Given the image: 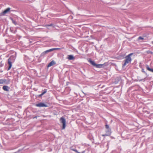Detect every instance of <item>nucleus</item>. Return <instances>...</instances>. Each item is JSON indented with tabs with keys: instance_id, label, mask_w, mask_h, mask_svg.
<instances>
[{
	"instance_id": "20e7f679",
	"label": "nucleus",
	"mask_w": 153,
	"mask_h": 153,
	"mask_svg": "<svg viewBox=\"0 0 153 153\" xmlns=\"http://www.w3.org/2000/svg\"><path fill=\"white\" fill-rule=\"evenodd\" d=\"M56 64V62L55 61L53 60L51 61L49 63L48 65L47 66L48 67H49Z\"/></svg>"
},
{
	"instance_id": "f03ea898",
	"label": "nucleus",
	"mask_w": 153,
	"mask_h": 153,
	"mask_svg": "<svg viewBox=\"0 0 153 153\" xmlns=\"http://www.w3.org/2000/svg\"><path fill=\"white\" fill-rule=\"evenodd\" d=\"M60 120L61 122V123L63 124L62 129H64L65 127V120L63 117H61L60 119Z\"/></svg>"
},
{
	"instance_id": "f257e3e1",
	"label": "nucleus",
	"mask_w": 153,
	"mask_h": 153,
	"mask_svg": "<svg viewBox=\"0 0 153 153\" xmlns=\"http://www.w3.org/2000/svg\"><path fill=\"white\" fill-rule=\"evenodd\" d=\"M133 54V53H131L126 56L125 57V59L124 61V63L123 64V67H124L127 64L131 62L132 59L131 56Z\"/></svg>"
},
{
	"instance_id": "9d476101",
	"label": "nucleus",
	"mask_w": 153,
	"mask_h": 153,
	"mask_svg": "<svg viewBox=\"0 0 153 153\" xmlns=\"http://www.w3.org/2000/svg\"><path fill=\"white\" fill-rule=\"evenodd\" d=\"M146 68L148 70L153 73V69L150 68L148 65H146Z\"/></svg>"
},
{
	"instance_id": "1a4fd4ad",
	"label": "nucleus",
	"mask_w": 153,
	"mask_h": 153,
	"mask_svg": "<svg viewBox=\"0 0 153 153\" xmlns=\"http://www.w3.org/2000/svg\"><path fill=\"white\" fill-rule=\"evenodd\" d=\"M9 88L7 86H4L3 87V89L5 91H9Z\"/></svg>"
},
{
	"instance_id": "aec40b11",
	"label": "nucleus",
	"mask_w": 153,
	"mask_h": 153,
	"mask_svg": "<svg viewBox=\"0 0 153 153\" xmlns=\"http://www.w3.org/2000/svg\"><path fill=\"white\" fill-rule=\"evenodd\" d=\"M143 39H144L141 36H139L138 38V39L139 40H143Z\"/></svg>"
},
{
	"instance_id": "6e6552de",
	"label": "nucleus",
	"mask_w": 153,
	"mask_h": 153,
	"mask_svg": "<svg viewBox=\"0 0 153 153\" xmlns=\"http://www.w3.org/2000/svg\"><path fill=\"white\" fill-rule=\"evenodd\" d=\"M10 8L9 7L5 10L3 12V15L5 14L10 11Z\"/></svg>"
},
{
	"instance_id": "f8f14e48",
	"label": "nucleus",
	"mask_w": 153,
	"mask_h": 153,
	"mask_svg": "<svg viewBox=\"0 0 153 153\" xmlns=\"http://www.w3.org/2000/svg\"><path fill=\"white\" fill-rule=\"evenodd\" d=\"M103 64H96L95 67L97 68H101L103 65Z\"/></svg>"
},
{
	"instance_id": "f3484780",
	"label": "nucleus",
	"mask_w": 153,
	"mask_h": 153,
	"mask_svg": "<svg viewBox=\"0 0 153 153\" xmlns=\"http://www.w3.org/2000/svg\"><path fill=\"white\" fill-rule=\"evenodd\" d=\"M12 22L13 23H14L15 25H16L17 24V23L14 20H13V19H12Z\"/></svg>"
},
{
	"instance_id": "c85d7f7f",
	"label": "nucleus",
	"mask_w": 153,
	"mask_h": 153,
	"mask_svg": "<svg viewBox=\"0 0 153 153\" xmlns=\"http://www.w3.org/2000/svg\"><path fill=\"white\" fill-rule=\"evenodd\" d=\"M77 153H80V152H78L77 151Z\"/></svg>"
},
{
	"instance_id": "a211bd4d",
	"label": "nucleus",
	"mask_w": 153,
	"mask_h": 153,
	"mask_svg": "<svg viewBox=\"0 0 153 153\" xmlns=\"http://www.w3.org/2000/svg\"><path fill=\"white\" fill-rule=\"evenodd\" d=\"M4 64L2 63V62L1 61L0 63V67H2L3 66Z\"/></svg>"
},
{
	"instance_id": "6ab92c4d",
	"label": "nucleus",
	"mask_w": 153,
	"mask_h": 153,
	"mask_svg": "<svg viewBox=\"0 0 153 153\" xmlns=\"http://www.w3.org/2000/svg\"><path fill=\"white\" fill-rule=\"evenodd\" d=\"M105 128L106 129H109L110 128H109V126L108 125L106 124V125H105Z\"/></svg>"
},
{
	"instance_id": "39448f33",
	"label": "nucleus",
	"mask_w": 153,
	"mask_h": 153,
	"mask_svg": "<svg viewBox=\"0 0 153 153\" xmlns=\"http://www.w3.org/2000/svg\"><path fill=\"white\" fill-rule=\"evenodd\" d=\"M8 64L9 65V67L8 69V70H10L12 67V62L11 61V60L10 58H9L8 59Z\"/></svg>"
},
{
	"instance_id": "9b49d317",
	"label": "nucleus",
	"mask_w": 153,
	"mask_h": 153,
	"mask_svg": "<svg viewBox=\"0 0 153 153\" xmlns=\"http://www.w3.org/2000/svg\"><path fill=\"white\" fill-rule=\"evenodd\" d=\"M53 50H54L53 48L51 49H49V50H47L45 51L44 52V53H48L49 52H51V51H53Z\"/></svg>"
},
{
	"instance_id": "bb28decb",
	"label": "nucleus",
	"mask_w": 153,
	"mask_h": 153,
	"mask_svg": "<svg viewBox=\"0 0 153 153\" xmlns=\"http://www.w3.org/2000/svg\"><path fill=\"white\" fill-rule=\"evenodd\" d=\"M37 118V116H35V117H33V118Z\"/></svg>"
},
{
	"instance_id": "cd10ccee",
	"label": "nucleus",
	"mask_w": 153,
	"mask_h": 153,
	"mask_svg": "<svg viewBox=\"0 0 153 153\" xmlns=\"http://www.w3.org/2000/svg\"><path fill=\"white\" fill-rule=\"evenodd\" d=\"M84 153V151H83L82 153Z\"/></svg>"
},
{
	"instance_id": "ddd939ff",
	"label": "nucleus",
	"mask_w": 153,
	"mask_h": 153,
	"mask_svg": "<svg viewBox=\"0 0 153 153\" xmlns=\"http://www.w3.org/2000/svg\"><path fill=\"white\" fill-rule=\"evenodd\" d=\"M111 130L110 128L107 129V130L106 131V133L108 134H110L111 133Z\"/></svg>"
},
{
	"instance_id": "b1692460",
	"label": "nucleus",
	"mask_w": 153,
	"mask_h": 153,
	"mask_svg": "<svg viewBox=\"0 0 153 153\" xmlns=\"http://www.w3.org/2000/svg\"><path fill=\"white\" fill-rule=\"evenodd\" d=\"M71 149L75 151V152H76V149H73L71 148Z\"/></svg>"
},
{
	"instance_id": "393cba45",
	"label": "nucleus",
	"mask_w": 153,
	"mask_h": 153,
	"mask_svg": "<svg viewBox=\"0 0 153 153\" xmlns=\"http://www.w3.org/2000/svg\"><path fill=\"white\" fill-rule=\"evenodd\" d=\"M48 26H52L53 25L52 24H51L49 25H47Z\"/></svg>"
},
{
	"instance_id": "c756f323",
	"label": "nucleus",
	"mask_w": 153,
	"mask_h": 153,
	"mask_svg": "<svg viewBox=\"0 0 153 153\" xmlns=\"http://www.w3.org/2000/svg\"><path fill=\"white\" fill-rule=\"evenodd\" d=\"M144 78V79H143V80H144V79H145V78Z\"/></svg>"
},
{
	"instance_id": "7ed1b4c3",
	"label": "nucleus",
	"mask_w": 153,
	"mask_h": 153,
	"mask_svg": "<svg viewBox=\"0 0 153 153\" xmlns=\"http://www.w3.org/2000/svg\"><path fill=\"white\" fill-rule=\"evenodd\" d=\"M36 106L39 107H48V105L44 104L42 102H40V103H38L37 104H36Z\"/></svg>"
},
{
	"instance_id": "412c9836",
	"label": "nucleus",
	"mask_w": 153,
	"mask_h": 153,
	"mask_svg": "<svg viewBox=\"0 0 153 153\" xmlns=\"http://www.w3.org/2000/svg\"><path fill=\"white\" fill-rule=\"evenodd\" d=\"M142 71L145 74H146L147 75V73L144 71V70L143 69H142Z\"/></svg>"
},
{
	"instance_id": "4be33fe9",
	"label": "nucleus",
	"mask_w": 153,
	"mask_h": 153,
	"mask_svg": "<svg viewBox=\"0 0 153 153\" xmlns=\"http://www.w3.org/2000/svg\"><path fill=\"white\" fill-rule=\"evenodd\" d=\"M60 49H61V48H53L54 50H60Z\"/></svg>"
},
{
	"instance_id": "0eeeda50",
	"label": "nucleus",
	"mask_w": 153,
	"mask_h": 153,
	"mask_svg": "<svg viewBox=\"0 0 153 153\" xmlns=\"http://www.w3.org/2000/svg\"><path fill=\"white\" fill-rule=\"evenodd\" d=\"M68 59L70 60H73L75 59L74 57L72 55H68Z\"/></svg>"
},
{
	"instance_id": "dca6fc26",
	"label": "nucleus",
	"mask_w": 153,
	"mask_h": 153,
	"mask_svg": "<svg viewBox=\"0 0 153 153\" xmlns=\"http://www.w3.org/2000/svg\"><path fill=\"white\" fill-rule=\"evenodd\" d=\"M147 53H148V54H153V53L152 51H147Z\"/></svg>"
},
{
	"instance_id": "a878e982",
	"label": "nucleus",
	"mask_w": 153,
	"mask_h": 153,
	"mask_svg": "<svg viewBox=\"0 0 153 153\" xmlns=\"http://www.w3.org/2000/svg\"><path fill=\"white\" fill-rule=\"evenodd\" d=\"M43 95V94H40L39 95V97H41Z\"/></svg>"
},
{
	"instance_id": "423d86ee",
	"label": "nucleus",
	"mask_w": 153,
	"mask_h": 153,
	"mask_svg": "<svg viewBox=\"0 0 153 153\" xmlns=\"http://www.w3.org/2000/svg\"><path fill=\"white\" fill-rule=\"evenodd\" d=\"M88 61L93 65L95 66L96 64L95 63L94 61H92L91 59H89Z\"/></svg>"
},
{
	"instance_id": "2eb2a0df",
	"label": "nucleus",
	"mask_w": 153,
	"mask_h": 153,
	"mask_svg": "<svg viewBox=\"0 0 153 153\" xmlns=\"http://www.w3.org/2000/svg\"><path fill=\"white\" fill-rule=\"evenodd\" d=\"M47 90L46 89H44V91H43L42 92V94H45V93H46L47 92Z\"/></svg>"
},
{
	"instance_id": "4468645a",
	"label": "nucleus",
	"mask_w": 153,
	"mask_h": 153,
	"mask_svg": "<svg viewBox=\"0 0 153 153\" xmlns=\"http://www.w3.org/2000/svg\"><path fill=\"white\" fill-rule=\"evenodd\" d=\"M6 81L5 80L3 79H0V84H3Z\"/></svg>"
},
{
	"instance_id": "5701e85b",
	"label": "nucleus",
	"mask_w": 153,
	"mask_h": 153,
	"mask_svg": "<svg viewBox=\"0 0 153 153\" xmlns=\"http://www.w3.org/2000/svg\"><path fill=\"white\" fill-rule=\"evenodd\" d=\"M108 135L107 134H102V136H108Z\"/></svg>"
}]
</instances>
